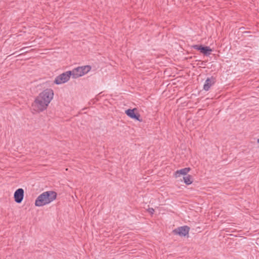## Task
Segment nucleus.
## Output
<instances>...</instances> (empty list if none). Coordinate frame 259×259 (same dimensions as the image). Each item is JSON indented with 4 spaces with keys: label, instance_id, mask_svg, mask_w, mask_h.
<instances>
[{
    "label": "nucleus",
    "instance_id": "nucleus-1",
    "mask_svg": "<svg viewBox=\"0 0 259 259\" xmlns=\"http://www.w3.org/2000/svg\"><path fill=\"white\" fill-rule=\"evenodd\" d=\"M54 92L51 89H47L41 92L32 104L33 110L40 112L45 110L53 99Z\"/></svg>",
    "mask_w": 259,
    "mask_h": 259
},
{
    "label": "nucleus",
    "instance_id": "nucleus-2",
    "mask_svg": "<svg viewBox=\"0 0 259 259\" xmlns=\"http://www.w3.org/2000/svg\"><path fill=\"white\" fill-rule=\"evenodd\" d=\"M57 194L55 192L49 191L43 192L36 199L35 205L36 206H42L48 204L56 199Z\"/></svg>",
    "mask_w": 259,
    "mask_h": 259
},
{
    "label": "nucleus",
    "instance_id": "nucleus-3",
    "mask_svg": "<svg viewBox=\"0 0 259 259\" xmlns=\"http://www.w3.org/2000/svg\"><path fill=\"white\" fill-rule=\"evenodd\" d=\"M91 69V67L89 65L77 67L70 71L71 74L72 78H77L87 74Z\"/></svg>",
    "mask_w": 259,
    "mask_h": 259
},
{
    "label": "nucleus",
    "instance_id": "nucleus-4",
    "mask_svg": "<svg viewBox=\"0 0 259 259\" xmlns=\"http://www.w3.org/2000/svg\"><path fill=\"white\" fill-rule=\"evenodd\" d=\"M71 76V74L70 71L64 72L56 77L54 80V83L56 84L64 83L69 80Z\"/></svg>",
    "mask_w": 259,
    "mask_h": 259
},
{
    "label": "nucleus",
    "instance_id": "nucleus-5",
    "mask_svg": "<svg viewBox=\"0 0 259 259\" xmlns=\"http://www.w3.org/2000/svg\"><path fill=\"white\" fill-rule=\"evenodd\" d=\"M190 228L187 226H182L174 230L173 232L176 235L183 237L188 234Z\"/></svg>",
    "mask_w": 259,
    "mask_h": 259
},
{
    "label": "nucleus",
    "instance_id": "nucleus-6",
    "mask_svg": "<svg viewBox=\"0 0 259 259\" xmlns=\"http://www.w3.org/2000/svg\"><path fill=\"white\" fill-rule=\"evenodd\" d=\"M193 48L197 50L200 51L202 53L206 55L209 56L212 52V50L209 47H204L201 45H194Z\"/></svg>",
    "mask_w": 259,
    "mask_h": 259
},
{
    "label": "nucleus",
    "instance_id": "nucleus-7",
    "mask_svg": "<svg viewBox=\"0 0 259 259\" xmlns=\"http://www.w3.org/2000/svg\"><path fill=\"white\" fill-rule=\"evenodd\" d=\"M24 197V190L22 188H19L14 193V199L16 202L21 203Z\"/></svg>",
    "mask_w": 259,
    "mask_h": 259
},
{
    "label": "nucleus",
    "instance_id": "nucleus-8",
    "mask_svg": "<svg viewBox=\"0 0 259 259\" xmlns=\"http://www.w3.org/2000/svg\"><path fill=\"white\" fill-rule=\"evenodd\" d=\"M214 82L215 79L213 77L207 78L203 85V90L205 91H208L210 89L212 85H213L214 83Z\"/></svg>",
    "mask_w": 259,
    "mask_h": 259
},
{
    "label": "nucleus",
    "instance_id": "nucleus-9",
    "mask_svg": "<svg viewBox=\"0 0 259 259\" xmlns=\"http://www.w3.org/2000/svg\"><path fill=\"white\" fill-rule=\"evenodd\" d=\"M135 110H136L135 108L133 109H128L125 111V113L130 118L140 121V115L138 113H135L134 111Z\"/></svg>",
    "mask_w": 259,
    "mask_h": 259
},
{
    "label": "nucleus",
    "instance_id": "nucleus-10",
    "mask_svg": "<svg viewBox=\"0 0 259 259\" xmlns=\"http://www.w3.org/2000/svg\"><path fill=\"white\" fill-rule=\"evenodd\" d=\"M190 170V168L189 167L182 168L180 170H177L175 173V176L176 177H179L181 175L185 176Z\"/></svg>",
    "mask_w": 259,
    "mask_h": 259
},
{
    "label": "nucleus",
    "instance_id": "nucleus-11",
    "mask_svg": "<svg viewBox=\"0 0 259 259\" xmlns=\"http://www.w3.org/2000/svg\"><path fill=\"white\" fill-rule=\"evenodd\" d=\"M184 183L187 185H190L192 183L191 180V176L190 175H187L183 178Z\"/></svg>",
    "mask_w": 259,
    "mask_h": 259
},
{
    "label": "nucleus",
    "instance_id": "nucleus-12",
    "mask_svg": "<svg viewBox=\"0 0 259 259\" xmlns=\"http://www.w3.org/2000/svg\"><path fill=\"white\" fill-rule=\"evenodd\" d=\"M148 211L151 214H153L154 212V209L153 208H148Z\"/></svg>",
    "mask_w": 259,
    "mask_h": 259
},
{
    "label": "nucleus",
    "instance_id": "nucleus-13",
    "mask_svg": "<svg viewBox=\"0 0 259 259\" xmlns=\"http://www.w3.org/2000/svg\"><path fill=\"white\" fill-rule=\"evenodd\" d=\"M257 142L259 144V138L257 139Z\"/></svg>",
    "mask_w": 259,
    "mask_h": 259
}]
</instances>
